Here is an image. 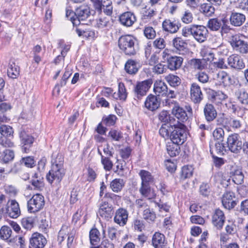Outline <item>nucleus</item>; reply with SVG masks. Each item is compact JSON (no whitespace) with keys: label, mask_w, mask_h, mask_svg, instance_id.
<instances>
[{"label":"nucleus","mask_w":248,"mask_h":248,"mask_svg":"<svg viewBox=\"0 0 248 248\" xmlns=\"http://www.w3.org/2000/svg\"><path fill=\"white\" fill-rule=\"evenodd\" d=\"M190 99L195 104H199L203 99V95L200 86L193 83L190 88Z\"/></svg>","instance_id":"nucleus-17"},{"label":"nucleus","mask_w":248,"mask_h":248,"mask_svg":"<svg viewBox=\"0 0 248 248\" xmlns=\"http://www.w3.org/2000/svg\"><path fill=\"white\" fill-rule=\"evenodd\" d=\"M9 245L14 248L19 246V248H25L26 246L25 240L23 237L16 236L9 240Z\"/></svg>","instance_id":"nucleus-41"},{"label":"nucleus","mask_w":248,"mask_h":248,"mask_svg":"<svg viewBox=\"0 0 248 248\" xmlns=\"http://www.w3.org/2000/svg\"><path fill=\"white\" fill-rule=\"evenodd\" d=\"M140 191L143 196L147 198L148 199H154L156 196L155 192L151 190L150 185L141 184Z\"/></svg>","instance_id":"nucleus-32"},{"label":"nucleus","mask_w":248,"mask_h":248,"mask_svg":"<svg viewBox=\"0 0 248 248\" xmlns=\"http://www.w3.org/2000/svg\"><path fill=\"white\" fill-rule=\"evenodd\" d=\"M228 98V96L222 91L211 90L209 92V99L213 103L218 104Z\"/></svg>","instance_id":"nucleus-25"},{"label":"nucleus","mask_w":248,"mask_h":248,"mask_svg":"<svg viewBox=\"0 0 248 248\" xmlns=\"http://www.w3.org/2000/svg\"><path fill=\"white\" fill-rule=\"evenodd\" d=\"M124 69L127 73L131 75L135 74L138 71L136 62L132 60H128L126 62Z\"/></svg>","instance_id":"nucleus-42"},{"label":"nucleus","mask_w":248,"mask_h":248,"mask_svg":"<svg viewBox=\"0 0 248 248\" xmlns=\"http://www.w3.org/2000/svg\"><path fill=\"white\" fill-rule=\"evenodd\" d=\"M172 112L178 119L177 124H173L174 130L170 134V140L171 143L167 145V150L168 154L171 157L178 155L180 150L179 145L182 144L186 140V112L184 109L178 106H175L173 108Z\"/></svg>","instance_id":"nucleus-1"},{"label":"nucleus","mask_w":248,"mask_h":248,"mask_svg":"<svg viewBox=\"0 0 248 248\" xmlns=\"http://www.w3.org/2000/svg\"><path fill=\"white\" fill-rule=\"evenodd\" d=\"M242 40L238 35L235 34L231 37L230 42L233 48L235 49L239 45L241 44Z\"/></svg>","instance_id":"nucleus-61"},{"label":"nucleus","mask_w":248,"mask_h":248,"mask_svg":"<svg viewBox=\"0 0 248 248\" xmlns=\"http://www.w3.org/2000/svg\"><path fill=\"white\" fill-rule=\"evenodd\" d=\"M163 58L167 61V67L171 70H175L180 67L183 62V58L180 57L172 56L167 54L166 50L163 52Z\"/></svg>","instance_id":"nucleus-10"},{"label":"nucleus","mask_w":248,"mask_h":248,"mask_svg":"<svg viewBox=\"0 0 248 248\" xmlns=\"http://www.w3.org/2000/svg\"><path fill=\"white\" fill-rule=\"evenodd\" d=\"M144 34L147 38L152 39L155 37L156 33L153 27L149 26L145 27Z\"/></svg>","instance_id":"nucleus-59"},{"label":"nucleus","mask_w":248,"mask_h":248,"mask_svg":"<svg viewBox=\"0 0 248 248\" xmlns=\"http://www.w3.org/2000/svg\"><path fill=\"white\" fill-rule=\"evenodd\" d=\"M14 157V152L11 150L5 149L0 153V160L5 163L12 161Z\"/></svg>","instance_id":"nucleus-37"},{"label":"nucleus","mask_w":248,"mask_h":248,"mask_svg":"<svg viewBox=\"0 0 248 248\" xmlns=\"http://www.w3.org/2000/svg\"><path fill=\"white\" fill-rule=\"evenodd\" d=\"M200 192L203 196H206L208 195L210 193L209 184L207 183H202L200 186Z\"/></svg>","instance_id":"nucleus-64"},{"label":"nucleus","mask_w":248,"mask_h":248,"mask_svg":"<svg viewBox=\"0 0 248 248\" xmlns=\"http://www.w3.org/2000/svg\"><path fill=\"white\" fill-rule=\"evenodd\" d=\"M235 96L241 104L248 105V93L245 89H241L236 91Z\"/></svg>","instance_id":"nucleus-34"},{"label":"nucleus","mask_w":248,"mask_h":248,"mask_svg":"<svg viewBox=\"0 0 248 248\" xmlns=\"http://www.w3.org/2000/svg\"><path fill=\"white\" fill-rule=\"evenodd\" d=\"M153 46L156 49H163L166 46V42L162 38H156L153 43Z\"/></svg>","instance_id":"nucleus-60"},{"label":"nucleus","mask_w":248,"mask_h":248,"mask_svg":"<svg viewBox=\"0 0 248 248\" xmlns=\"http://www.w3.org/2000/svg\"><path fill=\"white\" fill-rule=\"evenodd\" d=\"M64 159L62 155H58L52 160L51 170L46 175V179L50 184H59L65 174L63 168Z\"/></svg>","instance_id":"nucleus-2"},{"label":"nucleus","mask_w":248,"mask_h":248,"mask_svg":"<svg viewBox=\"0 0 248 248\" xmlns=\"http://www.w3.org/2000/svg\"><path fill=\"white\" fill-rule=\"evenodd\" d=\"M47 243L45 237L41 233L34 232L30 238L29 248H44Z\"/></svg>","instance_id":"nucleus-12"},{"label":"nucleus","mask_w":248,"mask_h":248,"mask_svg":"<svg viewBox=\"0 0 248 248\" xmlns=\"http://www.w3.org/2000/svg\"><path fill=\"white\" fill-rule=\"evenodd\" d=\"M153 84V80L148 78L141 81H138L133 85L132 93L135 100H141L145 96Z\"/></svg>","instance_id":"nucleus-4"},{"label":"nucleus","mask_w":248,"mask_h":248,"mask_svg":"<svg viewBox=\"0 0 248 248\" xmlns=\"http://www.w3.org/2000/svg\"><path fill=\"white\" fill-rule=\"evenodd\" d=\"M76 17L71 16L70 20L74 26L80 24L81 21H84L89 18L91 15L90 7L87 5H81L77 8L75 11Z\"/></svg>","instance_id":"nucleus-5"},{"label":"nucleus","mask_w":248,"mask_h":248,"mask_svg":"<svg viewBox=\"0 0 248 248\" xmlns=\"http://www.w3.org/2000/svg\"><path fill=\"white\" fill-rule=\"evenodd\" d=\"M230 24L234 27L241 26L246 20V16L240 13L232 12L230 16Z\"/></svg>","instance_id":"nucleus-26"},{"label":"nucleus","mask_w":248,"mask_h":248,"mask_svg":"<svg viewBox=\"0 0 248 248\" xmlns=\"http://www.w3.org/2000/svg\"><path fill=\"white\" fill-rule=\"evenodd\" d=\"M235 49L241 53H247L248 52V43L242 40L241 44L239 45V46H237Z\"/></svg>","instance_id":"nucleus-62"},{"label":"nucleus","mask_w":248,"mask_h":248,"mask_svg":"<svg viewBox=\"0 0 248 248\" xmlns=\"http://www.w3.org/2000/svg\"><path fill=\"white\" fill-rule=\"evenodd\" d=\"M31 184V185L28 186L27 187L28 189L41 191L44 186L43 178L39 176L38 173H35L32 176Z\"/></svg>","instance_id":"nucleus-16"},{"label":"nucleus","mask_w":248,"mask_h":248,"mask_svg":"<svg viewBox=\"0 0 248 248\" xmlns=\"http://www.w3.org/2000/svg\"><path fill=\"white\" fill-rule=\"evenodd\" d=\"M1 135L5 138L12 136L14 133L13 128L8 125L2 124L0 127Z\"/></svg>","instance_id":"nucleus-48"},{"label":"nucleus","mask_w":248,"mask_h":248,"mask_svg":"<svg viewBox=\"0 0 248 248\" xmlns=\"http://www.w3.org/2000/svg\"><path fill=\"white\" fill-rule=\"evenodd\" d=\"M12 231L11 228L7 226H3L0 229V238L5 241H6L9 244V240L12 236Z\"/></svg>","instance_id":"nucleus-35"},{"label":"nucleus","mask_w":248,"mask_h":248,"mask_svg":"<svg viewBox=\"0 0 248 248\" xmlns=\"http://www.w3.org/2000/svg\"><path fill=\"white\" fill-rule=\"evenodd\" d=\"M127 93L125 87V86L123 83L120 82L118 85V93L117 94L114 93L113 95V97L116 99H119L120 100L125 101L127 98Z\"/></svg>","instance_id":"nucleus-36"},{"label":"nucleus","mask_w":248,"mask_h":248,"mask_svg":"<svg viewBox=\"0 0 248 248\" xmlns=\"http://www.w3.org/2000/svg\"><path fill=\"white\" fill-rule=\"evenodd\" d=\"M227 143L229 150L233 153H240L241 148L243 147L241 137L237 133H233L229 135L227 138Z\"/></svg>","instance_id":"nucleus-8"},{"label":"nucleus","mask_w":248,"mask_h":248,"mask_svg":"<svg viewBox=\"0 0 248 248\" xmlns=\"http://www.w3.org/2000/svg\"><path fill=\"white\" fill-rule=\"evenodd\" d=\"M181 26V24L176 21L165 19L162 23L163 30L170 33L176 32Z\"/></svg>","instance_id":"nucleus-24"},{"label":"nucleus","mask_w":248,"mask_h":248,"mask_svg":"<svg viewBox=\"0 0 248 248\" xmlns=\"http://www.w3.org/2000/svg\"><path fill=\"white\" fill-rule=\"evenodd\" d=\"M124 184L125 183L123 179L116 178L110 182V187L113 192L118 193L122 190Z\"/></svg>","instance_id":"nucleus-33"},{"label":"nucleus","mask_w":248,"mask_h":248,"mask_svg":"<svg viewBox=\"0 0 248 248\" xmlns=\"http://www.w3.org/2000/svg\"><path fill=\"white\" fill-rule=\"evenodd\" d=\"M221 26L220 21L217 18L210 19L208 22V28L212 31H217Z\"/></svg>","instance_id":"nucleus-49"},{"label":"nucleus","mask_w":248,"mask_h":248,"mask_svg":"<svg viewBox=\"0 0 248 248\" xmlns=\"http://www.w3.org/2000/svg\"><path fill=\"white\" fill-rule=\"evenodd\" d=\"M189 64L193 68L197 69H202L204 68V64L200 59H193L188 62Z\"/></svg>","instance_id":"nucleus-58"},{"label":"nucleus","mask_w":248,"mask_h":248,"mask_svg":"<svg viewBox=\"0 0 248 248\" xmlns=\"http://www.w3.org/2000/svg\"><path fill=\"white\" fill-rule=\"evenodd\" d=\"M20 162L21 164H23L26 167L28 168H32L35 166V161L32 156H28L22 157Z\"/></svg>","instance_id":"nucleus-54"},{"label":"nucleus","mask_w":248,"mask_h":248,"mask_svg":"<svg viewBox=\"0 0 248 248\" xmlns=\"http://www.w3.org/2000/svg\"><path fill=\"white\" fill-rule=\"evenodd\" d=\"M23 227L26 229H31L33 226L34 219L31 217L24 218L21 221Z\"/></svg>","instance_id":"nucleus-57"},{"label":"nucleus","mask_w":248,"mask_h":248,"mask_svg":"<svg viewBox=\"0 0 248 248\" xmlns=\"http://www.w3.org/2000/svg\"><path fill=\"white\" fill-rule=\"evenodd\" d=\"M173 127L171 124L168 123L163 124L159 129V133L160 135L165 139L170 138V132H172Z\"/></svg>","instance_id":"nucleus-38"},{"label":"nucleus","mask_w":248,"mask_h":248,"mask_svg":"<svg viewBox=\"0 0 248 248\" xmlns=\"http://www.w3.org/2000/svg\"><path fill=\"white\" fill-rule=\"evenodd\" d=\"M217 85L224 87L232 84V80L231 77L223 71H219L215 74L213 78Z\"/></svg>","instance_id":"nucleus-13"},{"label":"nucleus","mask_w":248,"mask_h":248,"mask_svg":"<svg viewBox=\"0 0 248 248\" xmlns=\"http://www.w3.org/2000/svg\"><path fill=\"white\" fill-rule=\"evenodd\" d=\"M143 218L148 222H153L156 218L155 213L150 208H146L143 212Z\"/></svg>","instance_id":"nucleus-45"},{"label":"nucleus","mask_w":248,"mask_h":248,"mask_svg":"<svg viewBox=\"0 0 248 248\" xmlns=\"http://www.w3.org/2000/svg\"><path fill=\"white\" fill-rule=\"evenodd\" d=\"M152 243L155 248H167V242L165 237L160 232L155 233L152 237Z\"/></svg>","instance_id":"nucleus-22"},{"label":"nucleus","mask_w":248,"mask_h":248,"mask_svg":"<svg viewBox=\"0 0 248 248\" xmlns=\"http://www.w3.org/2000/svg\"><path fill=\"white\" fill-rule=\"evenodd\" d=\"M19 75V67L15 62L10 63L7 69L8 76L13 79L17 78Z\"/></svg>","instance_id":"nucleus-40"},{"label":"nucleus","mask_w":248,"mask_h":248,"mask_svg":"<svg viewBox=\"0 0 248 248\" xmlns=\"http://www.w3.org/2000/svg\"><path fill=\"white\" fill-rule=\"evenodd\" d=\"M137 40L132 35H122L118 40V46L120 49L126 55H135L137 52Z\"/></svg>","instance_id":"nucleus-3"},{"label":"nucleus","mask_w":248,"mask_h":248,"mask_svg":"<svg viewBox=\"0 0 248 248\" xmlns=\"http://www.w3.org/2000/svg\"><path fill=\"white\" fill-rule=\"evenodd\" d=\"M213 136L215 140L222 141L224 136V130L220 127L216 128L213 132Z\"/></svg>","instance_id":"nucleus-56"},{"label":"nucleus","mask_w":248,"mask_h":248,"mask_svg":"<svg viewBox=\"0 0 248 248\" xmlns=\"http://www.w3.org/2000/svg\"><path fill=\"white\" fill-rule=\"evenodd\" d=\"M166 80L169 84L172 87H175L179 85L180 83V78L174 75H169L166 78Z\"/></svg>","instance_id":"nucleus-52"},{"label":"nucleus","mask_w":248,"mask_h":248,"mask_svg":"<svg viewBox=\"0 0 248 248\" xmlns=\"http://www.w3.org/2000/svg\"><path fill=\"white\" fill-rule=\"evenodd\" d=\"M6 213L12 218H16L19 216L20 211L19 204L16 200L11 201L10 205L6 209Z\"/></svg>","instance_id":"nucleus-27"},{"label":"nucleus","mask_w":248,"mask_h":248,"mask_svg":"<svg viewBox=\"0 0 248 248\" xmlns=\"http://www.w3.org/2000/svg\"><path fill=\"white\" fill-rule=\"evenodd\" d=\"M221 142L218 141L214 144L213 142L210 143V152L213 157H214V153L221 155L226 152L225 146Z\"/></svg>","instance_id":"nucleus-30"},{"label":"nucleus","mask_w":248,"mask_h":248,"mask_svg":"<svg viewBox=\"0 0 248 248\" xmlns=\"http://www.w3.org/2000/svg\"><path fill=\"white\" fill-rule=\"evenodd\" d=\"M166 169L170 172H173L176 168L175 164L170 159H167L165 162Z\"/></svg>","instance_id":"nucleus-63"},{"label":"nucleus","mask_w":248,"mask_h":248,"mask_svg":"<svg viewBox=\"0 0 248 248\" xmlns=\"http://www.w3.org/2000/svg\"><path fill=\"white\" fill-rule=\"evenodd\" d=\"M154 92L156 96H166L168 93V87L164 82L156 80L154 85Z\"/></svg>","instance_id":"nucleus-28"},{"label":"nucleus","mask_w":248,"mask_h":248,"mask_svg":"<svg viewBox=\"0 0 248 248\" xmlns=\"http://www.w3.org/2000/svg\"><path fill=\"white\" fill-rule=\"evenodd\" d=\"M201 11L206 16H211L214 13L215 8L209 4H204L201 6Z\"/></svg>","instance_id":"nucleus-53"},{"label":"nucleus","mask_w":248,"mask_h":248,"mask_svg":"<svg viewBox=\"0 0 248 248\" xmlns=\"http://www.w3.org/2000/svg\"><path fill=\"white\" fill-rule=\"evenodd\" d=\"M45 205L44 197L40 194L34 195L27 202L28 211L35 213L43 208Z\"/></svg>","instance_id":"nucleus-7"},{"label":"nucleus","mask_w":248,"mask_h":248,"mask_svg":"<svg viewBox=\"0 0 248 248\" xmlns=\"http://www.w3.org/2000/svg\"><path fill=\"white\" fill-rule=\"evenodd\" d=\"M208 31L203 26L193 25L187 29V34L191 35L199 42H203L207 35Z\"/></svg>","instance_id":"nucleus-6"},{"label":"nucleus","mask_w":248,"mask_h":248,"mask_svg":"<svg viewBox=\"0 0 248 248\" xmlns=\"http://www.w3.org/2000/svg\"><path fill=\"white\" fill-rule=\"evenodd\" d=\"M173 46L180 54L185 55L186 50V43L180 37H177L173 40Z\"/></svg>","instance_id":"nucleus-31"},{"label":"nucleus","mask_w":248,"mask_h":248,"mask_svg":"<svg viewBox=\"0 0 248 248\" xmlns=\"http://www.w3.org/2000/svg\"><path fill=\"white\" fill-rule=\"evenodd\" d=\"M144 105L148 110L153 111L159 108L160 102L156 96L150 94L147 97Z\"/></svg>","instance_id":"nucleus-23"},{"label":"nucleus","mask_w":248,"mask_h":248,"mask_svg":"<svg viewBox=\"0 0 248 248\" xmlns=\"http://www.w3.org/2000/svg\"><path fill=\"white\" fill-rule=\"evenodd\" d=\"M69 228L66 226H62L58 234V241L59 244H61L64 240L66 236H67V232H69Z\"/></svg>","instance_id":"nucleus-55"},{"label":"nucleus","mask_w":248,"mask_h":248,"mask_svg":"<svg viewBox=\"0 0 248 248\" xmlns=\"http://www.w3.org/2000/svg\"><path fill=\"white\" fill-rule=\"evenodd\" d=\"M235 198L234 193L232 191H227L223 195L222 203L223 206L228 209L233 208L236 204L233 200Z\"/></svg>","instance_id":"nucleus-21"},{"label":"nucleus","mask_w":248,"mask_h":248,"mask_svg":"<svg viewBox=\"0 0 248 248\" xmlns=\"http://www.w3.org/2000/svg\"><path fill=\"white\" fill-rule=\"evenodd\" d=\"M113 213L114 211L112 205L108 203V201L102 199L98 210L99 216L106 220H108L111 218Z\"/></svg>","instance_id":"nucleus-11"},{"label":"nucleus","mask_w":248,"mask_h":248,"mask_svg":"<svg viewBox=\"0 0 248 248\" xmlns=\"http://www.w3.org/2000/svg\"><path fill=\"white\" fill-rule=\"evenodd\" d=\"M110 24L109 18L101 17L96 20L95 27L98 29H104L108 27Z\"/></svg>","instance_id":"nucleus-47"},{"label":"nucleus","mask_w":248,"mask_h":248,"mask_svg":"<svg viewBox=\"0 0 248 248\" xmlns=\"http://www.w3.org/2000/svg\"><path fill=\"white\" fill-rule=\"evenodd\" d=\"M159 120L165 123H168L169 124H172L173 121H174V119L170 116L169 112L166 110H163L160 112L158 115Z\"/></svg>","instance_id":"nucleus-43"},{"label":"nucleus","mask_w":248,"mask_h":248,"mask_svg":"<svg viewBox=\"0 0 248 248\" xmlns=\"http://www.w3.org/2000/svg\"><path fill=\"white\" fill-rule=\"evenodd\" d=\"M139 175L141 179V184L151 185L154 181V178L151 173L145 170H141Z\"/></svg>","instance_id":"nucleus-39"},{"label":"nucleus","mask_w":248,"mask_h":248,"mask_svg":"<svg viewBox=\"0 0 248 248\" xmlns=\"http://www.w3.org/2000/svg\"><path fill=\"white\" fill-rule=\"evenodd\" d=\"M230 174L235 184L241 185L244 182V174L241 169L233 168L230 171Z\"/></svg>","instance_id":"nucleus-29"},{"label":"nucleus","mask_w":248,"mask_h":248,"mask_svg":"<svg viewBox=\"0 0 248 248\" xmlns=\"http://www.w3.org/2000/svg\"><path fill=\"white\" fill-rule=\"evenodd\" d=\"M128 217L127 210L123 208H119L115 213L114 221L120 226H124L127 223Z\"/></svg>","instance_id":"nucleus-14"},{"label":"nucleus","mask_w":248,"mask_h":248,"mask_svg":"<svg viewBox=\"0 0 248 248\" xmlns=\"http://www.w3.org/2000/svg\"><path fill=\"white\" fill-rule=\"evenodd\" d=\"M203 114L207 122L210 123L214 120L217 116V111L211 104L207 103L203 107Z\"/></svg>","instance_id":"nucleus-18"},{"label":"nucleus","mask_w":248,"mask_h":248,"mask_svg":"<svg viewBox=\"0 0 248 248\" xmlns=\"http://www.w3.org/2000/svg\"><path fill=\"white\" fill-rule=\"evenodd\" d=\"M119 21L121 24L128 27L133 25L136 21V17L134 13L131 12H126L120 16Z\"/></svg>","instance_id":"nucleus-20"},{"label":"nucleus","mask_w":248,"mask_h":248,"mask_svg":"<svg viewBox=\"0 0 248 248\" xmlns=\"http://www.w3.org/2000/svg\"><path fill=\"white\" fill-rule=\"evenodd\" d=\"M229 65L232 68L242 69L244 68L245 64L243 59L237 54H232L227 59Z\"/></svg>","instance_id":"nucleus-19"},{"label":"nucleus","mask_w":248,"mask_h":248,"mask_svg":"<svg viewBox=\"0 0 248 248\" xmlns=\"http://www.w3.org/2000/svg\"><path fill=\"white\" fill-rule=\"evenodd\" d=\"M101 163L103 165L104 169L106 171H110L113 167V163L110 160L108 156L102 155Z\"/></svg>","instance_id":"nucleus-50"},{"label":"nucleus","mask_w":248,"mask_h":248,"mask_svg":"<svg viewBox=\"0 0 248 248\" xmlns=\"http://www.w3.org/2000/svg\"><path fill=\"white\" fill-rule=\"evenodd\" d=\"M19 137L22 151L29 153L34 142V138L22 128L19 131Z\"/></svg>","instance_id":"nucleus-9"},{"label":"nucleus","mask_w":248,"mask_h":248,"mask_svg":"<svg viewBox=\"0 0 248 248\" xmlns=\"http://www.w3.org/2000/svg\"><path fill=\"white\" fill-rule=\"evenodd\" d=\"M117 117L114 115H109L102 119V123L107 126L114 125L116 123Z\"/></svg>","instance_id":"nucleus-51"},{"label":"nucleus","mask_w":248,"mask_h":248,"mask_svg":"<svg viewBox=\"0 0 248 248\" xmlns=\"http://www.w3.org/2000/svg\"><path fill=\"white\" fill-rule=\"evenodd\" d=\"M100 232L99 231L96 229H92L89 234L90 243L92 245H96L100 241L99 237Z\"/></svg>","instance_id":"nucleus-44"},{"label":"nucleus","mask_w":248,"mask_h":248,"mask_svg":"<svg viewBox=\"0 0 248 248\" xmlns=\"http://www.w3.org/2000/svg\"><path fill=\"white\" fill-rule=\"evenodd\" d=\"M108 136L110 138L112 141H120L123 138V134L120 131L111 129Z\"/></svg>","instance_id":"nucleus-46"},{"label":"nucleus","mask_w":248,"mask_h":248,"mask_svg":"<svg viewBox=\"0 0 248 248\" xmlns=\"http://www.w3.org/2000/svg\"><path fill=\"white\" fill-rule=\"evenodd\" d=\"M225 217L224 213L221 210L216 209L212 217V222L217 229H221L225 222Z\"/></svg>","instance_id":"nucleus-15"}]
</instances>
